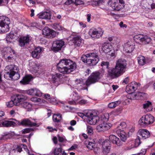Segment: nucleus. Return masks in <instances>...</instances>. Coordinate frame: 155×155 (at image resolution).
Listing matches in <instances>:
<instances>
[{
	"label": "nucleus",
	"mask_w": 155,
	"mask_h": 155,
	"mask_svg": "<svg viewBox=\"0 0 155 155\" xmlns=\"http://www.w3.org/2000/svg\"><path fill=\"white\" fill-rule=\"evenodd\" d=\"M15 36L13 33L10 32L8 34L6 38V40L8 43H11L13 39H15Z\"/></svg>",
	"instance_id": "473e14b6"
},
{
	"label": "nucleus",
	"mask_w": 155,
	"mask_h": 155,
	"mask_svg": "<svg viewBox=\"0 0 155 155\" xmlns=\"http://www.w3.org/2000/svg\"><path fill=\"white\" fill-rule=\"evenodd\" d=\"M110 142L116 144L118 146L122 145V142L116 136L114 135H111L109 137Z\"/></svg>",
	"instance_id": "b1692460"
},
{
	"label": "nucleus",
	"mask_w": 155,
	"mask_h": 155,
	"mask_svg": "<svg viewBox=\"0 0 155 155\" xmlns=\"http://www.w3.org/2000/svg\"><path fill=\"white\" fill-rule=\"evenodd\" d=\"M134 43L131 41H128L125 44L124 48L126 52L130 53L132 52L134 48Z\"/></svg>",
	"instance_id": "4be33fe9"
},
{
	"label": "nucleus",
	"mask_w": 155,
	"mask_h": 155,
	"mask_svg": "<svg viewBox=\"0 0 155 155\" xmlns=\"http://www.w3.org/2000/svg\"><path fill=\"white\" fill-rule=\"evenodd\" d=\"M1 124L3 127H8L13 126L15 125L16 123L12 121L3 120L1 122Z\"/></svg>",
	"instance_id": "c85d7f7f"
},
{
	"label": "nucleus",
	"mask_w": 155,
	"mask_h": 155,
	"mask_svg": "<svg viewBox=\"0 0 155 155\" xmlns=\"http://www.w3.org/2000/svg\"><path fill=\"white\" fill-rule=\"evenodd\" d=\"M109 64V63L108 62L102 61L101 65L102 67V68L107 69L108 68Z\"/></svg>",
	"instance_id": "09e8293b"
},
{
	"label": "nucleus",
	"mask_w": 155,
	"mask_h": 155,
	"mask_svg": "<svg viewBox=\"0 0 155 155\" xmlns=\"http://www.w3.org/2000/svg\"><path fill=\"white\" fill-rule=\"evenodd\" d=\"M85 144L86 145L87 148L90 150H91L93 149L95 146L94 143L87 141H85Z\"/></svg>",
	"instance_id": "ea45409f"
},
{
	"label": "nucleus",
	"mask_w": 155,
	"mask_h": 155,
	"mask_svg": "<svg viewBox=\"0 0 155 155\" xmlns=\"http://www.w3.org/2000/svg\"><path fill=\"white\" fill-rule=\"evenodd\" d=\"M121 102L120 101H118L115 102H112L109 104L108 107L110 108H113L120 104Z\"/></svg>",
	"instance_id": "4c0bfd02"
},
{
	"label": "nucleus",
	"mask_w": 155,
	"mask_h": 155,
	"mask_svg": "<svg viewBox=\"0 0 155 155\" xmlns=\"http://www.w3.org/2000/svg\"><path fill=\"white\" fill-rule=\"evenodd\" d=\"M91 37L95 39H97L101 37L104 31L100 28L91 29L90 30Z\"/></svg>",
	"instance_id": "4468645a"
},
{
	"label": "nucleus",
	"mask_w": 155,
	"mask_h": 155,
	"mask_svg": "<svg viewBox=\"0 0 155 155\" xmlns=\"http://www.w3.org/2000/svg\"><path fill=\"white\" fill-rule=\"evenodd\" d=\"M33 78L31 75H26L20 81V83L23 85L28 84L32 79Z\"/></svg>",
	"instance_id": "bb28decb"
},
{
	"label": "nucleus",
	"mask_w": 155,
	"mask_h": 155,
	"mask_svg": "<svg viewBox=\"0 0 155 155\" xmlns=\"http://www.w3.org/2000/svg\"><path fill=\"white\" fill-rule=\"evenodd\" d=\"M34 129H35L33 128H25L22 130V134H26L28 133L31 131H33L34 130Z\"/></svg>",
	"instance_id": "de8ad7c7"
},
{
	"label": "nucleus",
	"mask_w": 155,
	"mask_h": 155,
	"mask_svg": "<svg viewBox=\"0 0 155 155\" xmlns=\"http://www.w3.org/2000/svg\"><path fill=\"white\" fill-rule=\"evenodd\" d=\"M87 132L89 135H92L93 133L92 127L90 126H87Z\"/></svg>",
	"instance_id": "a18cd8bd"
},
{
	"label": "nucleus",
	"mask_w": 155,
	"mask_h": 155,
	"mask_svg": "<svg viewBox=\"0 0 155 155\" xmlns=\"http://www.w3.org/2000/svg\"><path fill=\"white\" fill-rule=\"evenodd\" d=\"M153 3V0H142L141 3V5L145 8H148L151 6Z\"/></svg>",
	"instance_id": "c756f323"
},
{
	"label": "nucleus",
	"mask_w": 155,
	"mask_h": 155,
	"mask_svg": "<svg viewBox=\"0 0 155 155\" xmlns=\"http://www.w3.org/2000/svg\"><path fill=\"white\" fill-rule=\"evenodd\" d=\"M151 105V103L149 101H147V102L143 104V107L144 109L147 108Z\"/></svg>",
	"instance_id": "052dcab7"
},
{
	"label": "nucleus",
	"mask_w": 155,
	"mask_h": 155,
	"mask_svg": "<svg viewBox=\"0 0 155 155\" xmlns=\"http://www.w3.org/2000/svg\"><path fill=\"white\" fill-rule=\"evenodd\" d=\"M90 56V53L87 54L85 55H83L81 57V59L84 62L87 64V61Z\"/></svg>",
	"instance_id": "79ce46f5"
},
{
	"label": "nucleus",
	"mask_w": 155,
	"mask_h": 155,
	"mask_svg": "<svg viewBox=\"0 0 155 155\" xmlns=\"http://www.w3.org/2000/svg\"><path fill=\"white\" fill-rule=\"evenodd\" d=\"M154 121V118L150 114H147L142 116L139 121V124L143 127L152 124Z\"/></svg>",
	"instance_id": "423d86ee"
},
{
	"label": "nucleus",
	"mask_w": 155,
	"mask_h": 155,
	"mask_svg": "<svg viewBox=\"0 0 155 155\" xmlns=\"http://www.w3.org/2000/svg\"><path fill=\"white\" fill-rule=\"evenodd\" d=\"M33 96H40L41 95V93L38 89L37 88H33Z\"/></svg>",
	"instance_id": "c03bdc74"
},
{
	"label": "nucleus",
	"mask_w": 155,
	"mask_h": 155,
	"mask_svg": "<svg viewBox=\"0 0 155 155\" xmlns=\"http://www.w3.org/2000/svg\"><path fill=\"white\" fill-rule=\"evenodd\" d=\"M58 141L60 142H65L67 141L66 139L64 137H61L59 135H58Z\"/></svg>",
	"instance_id": "680f3d73"
},
{
	"label": "nucleus",
	"mask_w": 155,
	"mask_h": 155,
	"mask_svg": "<svg viewBox=\"0 0 155 155\" xmlns=\"http://www.w3.org/2000/svg\"><path fill=\"white\" fill-rule=\"evenodd\" d=\"M17 69L18 67L14 65L11 64L6 66L4 70V78L7 80H12L15 71H17Z\"/></svg>",
	"instance_id": "20e7f679"
},
{
	"label": "nucleus",
	"mask_w": 155,
	"mask_h": 155,
	"mask_svg": "<svg viewBox=\"0 0 155 155\" xmlns=\"http://www.w3.org/2000/svg\"><path fill=\"white\" fill-rule=\"evenodd\" d=\"M30 119L29 118H24L21 120V121L16 120L15 119H12L16 121L17 124L18 125H21L22 126H25L30 127L36 126L38 127L39 125L36 122H32Z\"/></svg>",
	"instance_id": "0eeeda50"
},
{
	"label": "nucleus",
	"mask_w": 155,
	"mask_h": 155,
	"mask_svg": "<svg viewBox=\"0 0 155 155\" xmlns=\"http://www.w3.org/2000/svg\"><path fill=\"white\" fill-rule=\"evenodd\" d=\"M140 85V84L139 83H137L135 81L132 82L126 86V91L131 93L136 91Z\"/></svg>",
	"instance_id": "dca6fc26"
},
{
	"label": "nucleus",
	"mask_w": 155,
	"mask_h": 155,
	"mask_svg": "<svg viewBox=\"0 0 155 155\" xmlns=\"http://www.w3.org/2000/svg\"><path fill=\"white\" fill-rule=\"evenodd\" d=\"M73 98L74 101H77L80 99V97L78 95V94L75 93L73 95Z\"/></svg>",
	"instance_id": "4d7b16f0"
},
{
	"label": "nucleus",
	"mask_w": 155,
	"mask_h": 155,
	"mask_svg": "<svg viewBox=\"0 0 155 155\" xmlns=\"http://www.w3.org/2000/svg\"><path fill=\"white\" fill-rule=\"evenodd\" d=\"M126 127V123L125 122H122L120 124V126H118L117 128H118L119 129H121V128L123 129L125 128Z\"/></svg>",
	"instance_id": "13d9d810"
},
{
	"label": "nucleus",
	"mask_w": 155,
	"mask_h": 155,
	"mask_svg": "<svg viewBox=\"0 0 155 155\" xmlns=\"http://www.w3.org/2000/svg\"><path fill=\"white\" fill-rule=\"evenodd\" d=\"M37 16L40 18L50 20L51 19V14L50 12H45L38 14Z\"/></svg>",
	"instance_id": "a878e982"
},
{
	"label": "nucleus",
	"mask_w": 155,
	"mask_h": 155,
	"mask_svg": "<svg viewBox=\"0 0 155 155\" xmlns=\"http://www.w3.org/2000/svg\"><path fill=\"white\" fill-rule=\"evenodd\" d=\"M140 137H137L135 141V146L136 147H138L141 143V142L140 141Z\"/></svg>",
	"instance_id": "8fccbe9b"
},
{
	"label": "nucleus",
	"mask_w": 155,
	"mask_h": 155,
	"mask_svg": "<svg viewBox=\"0 0 155 155\" xmlns=\"http://www.w3.org/2000/svg\"><path fill=\"white\" fill-rule=\"evenodd\" d=\"M14 54V51L10 47H8L5 48L4 53L3 55H12Z\"/></svg>",
	"instance_id": "f704fd0d"
},
{
	"label": "nucleus",
	"mask_w": 155,
	"mask_h": 155,
	"mask_svg": "<svg viewBox=\"0 0 155 155\" xmlns=\"http://www.w3.org/2000/svg\"><path fill=\"white\" fill-rule=\"evenodd\" d=\"M87 103V101L86 100L84 99L81 100L78 102L79 104L81 105H83L86 104Z\"/></svg>",
	"instance_id": "338daca9"
},
{
	"label": "nucleus",
	"mask_w": 155,
	"mask_h": 155,
	"mask_svg": "<svg viewBox=\"0 0 155 155\" xmlns=\"http://www.w3.org/2000/svg\"><path fill=\"white\" fill-rule=\"evenodd\" d=\"M51 29L48 27H45L42 30V34L47 36H49Z\"/></svg>",
	"instance_id": "a19ab883"
},
{
	"label": "nucleus",
	"mask_w": 155,
	"mask_h": 155,
	"mask_svg": "<svg viewBox=\"0 0 155 155\" xmlns=\"http://www.w3.org/2000/svg\"><path fill=\"white\" fill-rule=\"evenodd\" d=\"M20 77V74L18 73L16 71H15V74L13 76V79L12 80H17Z\"/></svg>",
	"instance_id": "5fc2aeb1"
},
{
	"label": "nucleus",
	"mask_w": 155,
	"mask_h": 155,
	"mask_svg": "<svg viewBox=\"0 0 155 155\" xmlns=\"http://www.w3.org/2000/svg\"><path fill=\"white\" fill-rule=\"evenodd\" d=\"M3 57L5 59L6 61L10 62L12 60V58L13 56L12 55L11 56V55H3Z\"/></svg>",
	"instance_id": "603ef678"
},
{
	"label": "nucleus",
	"mask_w": 155,
	"mask_h": 155,
	"mask_svg": "<svg viewBox=\"0 0 155 155\" xmlns=\"http://www.w3.org/2000/svg\"><path fill=\"white\" fill-rule=\"evenodd\" d=\"M109 115L108 113H106L101 116V118H99V122H107L109 119Z\"/></svg>",
	"instance_id": "72a5a7b5"
},
{
	"label": "nucleus",
	"mask_w": 155,
	"mask_h": 155,
	"mask_svg": "<svg viewBox=\"0 0 155 155\" xmlns=\"http://www.w3.org/2000/svg\"><path fill=\"white\" fill-rule=\"evenodd\" d=\"M72 41L75 45L78 46L81 45V40L79 36L74 37L72 39Z\"/></svg>",
	"instance_id": "7c9ffc66"
},
{
	"label": "nucleus",
	"mask_w": 155,
	"mask_h": 155,
	"mask_svg": "<svg viewBox=\"0 0 155 155\" xmlns=\"http://www.w3.org/2000/svg\"><path fill=\"white\" fill-rule=\"evenodd\" d=\"M64 45V42L61 40H56L53 42L51 49L54 51H60Z\"/></svg>",
	"instance_id": "f8f14e48"
},
{
	"label": "nucleus",
	"mask_w": 155,
	"mask_h": 155,
	"mask_svg": "<svg viewBox=\"0 0 155 155\" xmlns=\"http://www.w3.org/2000/svg\"><path fill=\"white\" fill-rule=\"evenodd\" d=\"M73 2L74 4H75L76 5H78L81 4H84V2L80 0H73Z\"/></svg>",
	"instance_id": "6e6d98bb"
},
{
	"label": "nucleus",
	"mask_w": 155,
	"mask_h": 155,
	"mask_svg": "<svg viewBox=\"0 0 155 155\" xmlns=\"http://www.w3.org/2000/svg\"><path fill=\"white\" fill-rule=\"evenodd\" d=\"M76 84L78 86H82L84 85V83L82 80L77 79L75 81Z\"/></svg>",
	"instance_id": "3c124183"
},
{
	"label": "nucleus",
	"mask_w": 155,
	"mask_h": 155,
	"mask_svg": "<svg viewBox=\"0 0 155 155\" xmlns=\"http://www.w3.org/2000/svg\"><path fill=\"white\" fill-rule=\"evenodd\" d=\"M30 37L28 35L20 38L19 39V45L21 47H24L26 44L31 41Z\"/></svg>",
	"instance_id": "5701e85b"
},
{
	"label": "nucleus",
	"mask_w": 155,
	"mask_h": 155,
	"mask_svg": "<svg viewBox=\"0 0 155 155\" xmlns=\"http://www.w3.org/2000/svg\"><path fill=\"white\" fill-rule=\"evenodd\" d=\"M62 119L61 115L60 114H54L53 116V120L55 122L59 123L60 122Z\"/></svg>",
	"instance_id": "2f4dec72"
},
{
	"label": "nucleus",
	"mask_w": 155,
	"mask_h": 155,
	"mask_svg": "<svg viewBox=\"0 0 155 155\" xmlns=\"http://www.w3.org/2000/svg\"><path fill=\"white\" fill-rule=\"evenodd\" d=\"M27 99V97L24 95L17 94L14 96V99L15 105L16 106L18 105L21 104V102L25 101Z\"/></svg>",
	"instance_id": "f3484780"
},
{
	"label": "nucleus",
	"mask_w": 155,
	"mask_h": 155,
	"mask_svg": "<svg viewBox=\"0 0 155 155\" xmlns=\"http://www.w3.org/2000/svg\"><path fill=\"white\" fill-rule=\"evenodd\" d=\"M10 21L9 18L5 16L0 17V33L7 32L9 30V25Z\"/></svg>",
	"instance_id": "39448f33"
},
{
	"label": "nucleus",
	"mask_w": 155,
	"mask_h": 155,
	"mask_svg": "<svg viewBox=\"0 0 155 155\" xmlns=\"http://www.w3.org/2000/svg\"><path fill=\"white\" fill-rule=\"evenodd\" d=\"M85 115L87 117V122L90 124L95 125L97 122H99V117L94 110H86L85 112Z\"/></svg>",
	"instance_id": "7ed1b4c3"
},
{
	"label": "nucleus",
	"mask_w": 155,
	"mask_h": 155,
	"mask_svg": "<svg viewBox=\"0 0 155 155\" xmlns=\"http://www.w3.org/2000/svg\"><path fill=\"white\" fill-rule=\"evenodd\" d=\"M58 71L63 74H69L75 70L76 64L74 61L70 59L61 60L57 64Z\"/></svg>",
	"instance_id": "f257e3e1"
},
{
	"label": "nucleus",
	"mask_w": 155,
	"mask_h": 155,
	"mask_svg": "<svg viewBox=\"0 0 155 155\" xmlns=\"http://www.w3.org/2000/svg\"><path fill=\"white\" fill-rule=\"evenodd\" d=\"M116 39V38L114 37H110L108 38V40L109 41L111 42L112 43H114L115 42H114V40Z\"/></svg>",
	"instance_id": "0e129e2a"
},
{
	"label": "nucleus",
	"mask_w": 155,
	"mask_h": 155,
	"mask_svg": "<svg viewBox=\"0 0 155 155\" xmlns=\"http://www.w3.org/2000/svg\"><path fill=\"white\" fill-rule=\"evenodd\" d=\"M21 105L24 108L27 109L28 111H30L31 109L32 105L28 102H24L21 103Z\"/></svg>",
	"instance_id": "e433bc0d"
},
{
	"label": "nucleus",
	"mask_w": 155,
	"mask_h": 155,
	"mask_svg": "<svg viewBox=\"0 0 155 155\" xmlns=\"http://www.w3.org/2000/svg\"><path fill=\"white\" fill-rule=\"evenodd\" d=\"M102 145L103 153L107 154L110 151L111 148L110 141L108 140H106L102 142Z\"/></svg>",
	"instance_id": "a211bd4d"
},
{
	"label": "nucleus",
	"mask_w": 155,
	"mask_h": 155,
	"mask_svg": "<svg viewBox=\"0 0 155 155\" xmlns=\"http://www.w3.org/2000/svg\"><path fill=\"white\" fill-rule=\"evenodd\" d=\"M73 1V0H67L64 4L67 5H70L71 4L74 3Z\"/></svg>",
	"instance_id": "774afa93"
},
{
	"label": "nucleus",
	"mask_w": 155,
	"mask_h": 155,
	"mask_svg": "<svg viewBox=\"0 0 155 155\" xmlns=\"http://www.w3.org/2000/svg\"><path fill=\"white\" fill-rule=\"evenodd\" d=\"M115 131L119 137L121 141L125 142L127 138V135L123 130L116 128L115 129Z\"/></svg>",
	"instance_id": "6ab92c4d"
},
{
	"label": "nucleus",
	"mask_w": 155,
	"mask_h": 155,
	"mask_svg": "<svg viewBox=\"0 0 155 155\" xmlns=\"http://www.w3.org/2000/svg\"><path fill=\"white\" fill-rule=\"evenodd\" d=\"M134 38L136 41H140L145 44L149 43L151 41V38L149 37L142 35H135Z\"/></svg>",
	"instance_id": "9b49d317"
},
{
	"label": "nucleus",
	"mask_w": 155,
	"mask_h": 155,
	"mask_svg": "<svg viewBox=\"0 0 155 155\" xmlns=\"http://www.w3.org/2000/svg\"><path fill=\"white\" fill-rule=\"evenodd\" d=\"M42 51V48L40 47L36 48L31 53V55L34 58H38Z\"/></svg>",
	"instance_id": "cd10ccee"
},
{
	"label": "nucleus",
	"mask_w": 155,
	"mask_h": 155,
	"mask_svg": "<svg viewBox=\"0 0 155 155\" xmlns=\"http://www.w3.org/2000/svg\"><path fill=\"white\" fill-rule=\"evenodd\" d=\"M90 56L87 61V64L91 66L96 65L99 61V59L97 53H90Z\"/></svg>",
	"instance_id": "1a4fd4ad"
},
{
	"label": "nucleus",
	"mask_w": 155,
	"mask_h": 155,
	"mask_svg": "<svg viewBox=\"0 0 155 155\" xmlns=\"http://www.w3.org/2000/svg\"><path fill=\"white\" fill-rule=\"evenodd\" d=\"M137 59L138 63L140 65H144L146 62L145 58L142 55H140L137 58Z\"/></svg>",
	"instance_id": "58836bf2"
},
{
	"label": "nucleus",
	"mask_w": 155,
	"mask_h": 155,
	"mask_svg": "<svg viewBox=\"0 0 155 155\" xmlns=\"http://www.w3.org/2000/svg\"><path fill=\"white\" fill-rule=\"evenodd\" d=\"M137 135L138 137H141L143 139H145L150 137V133L147 130L140 129L138 131Z\"/></svg>",
	"instance_id": "412c9836"
},
{
	"label": "nucleus",
	"mask_w": 155,
	"mask_h": 155,
	"mask_svg": "<svg viewBox=\"0 0 155 155\" xmlns=\"http://www.w3.org/2000/svg\"><path fill=\"white\" fill-rule=\"evenodd\" d=\"M6 104L8 107H12L14 105H15V103L14 102V101L13 100L11 101H9L6 102Z\"/></svg>",
	"instance_id": "864d4df0"
},
{
	"label": "nucleus",
	"mask_w": 155,
	"mask_h": 155,
	"mask_svg": "<svg viewBox=\"0 0 155 155\" xmlns=\"http://www.w3.org/2000/svg\"><path fill=\"white\" fill-rule=\"evenodd\" d=\"M124 2L123 0H111L109 4L115 11H119L124 6Z\"/></svg>",
	"instance_id": "6e6552de"
},
{
	"label": "nucleus",
	"mask_w": 155,
	"mask_h": 155,
	"mask_svg": "<svg viewBox=\"0 0 155 155\" xmlns=\"http://www.w3.org/2000/svg\"><path fill=\"white\" fill-rule=\"evenodd\" d=\"M99 124L96 127L97 130L98 132L107 131L109 129L111 126V124L107 122H99Z\"/></svg>",
	"instance_id": "ddd939ff"
},
{
	"label": "nucleus",
	"mask_w": 155,
	"mask_h": 155,
	"mask_svg": "<svg viewBox=\"0 0 155 155\" xmlns=\"http://www.w3.org/2000/svg\"><path fill=\"white\" fill-rule=\"evenodd\" d=\"M126 66V61L125 60L119 59L117 61L115 67L121 74L125 71Z\"/></svg>",
	"instance_id": "9d476101"
},
{
	"label": "nucleus",
	"mask_w": 155,
	"mask_h": 155,
	"mask_svg": "<svg viewBox=\"0 0 155 155\" xmlns=\"http://www.w3.org/2000/svg\"><path fill=\"white\" fill-rule=\"evenodd\" d=\"M104 72L103 69L102 71H99L92 73L86 81V85L89 86L91 84L98 81L103 77Z\"/></svg>",
	"instance_id": "f03ea898"
},
{
	"label": "nucleus",
	"mask_w": 155,
	"mask_h": 155,
	"mask_svg": "<svg viewBox=\"0 0 155 155\" xmlns=\"http://www.w3.org/2000/svg\"><path fill=\"white\" fill-rule=\"evenodd\" d=\"M104 2V0H96L94 2L95 5H100Z\"/></svg>",
	"instance_id": "e2e57ef3"
},
{
	"label": "nucleus",
	"mask_w": 155,
	"mask_h": 155,
	"mask_svg": "<svg viewBox=\"0 0 155 155\" xmlns=\"http://www.w3.org/2000/svg\"><path fill=\"white\" fill-rule=\"evenodd\" d=\"M56 35V32L53 30H51V31L50 32V35L49 36L50 37L53 38L55 37Z\"/></svg>",
	"instance_id": "bf43d9fd"
},
{
	"label": "nucleus",
	"mask_w": 155,
	"mask_h": 155,
	"mask_svg": "<svg viewBox=\"0 0 155 155\" xmlns=\"http://www.w3.org/2000/svg\"><path fill=\"white\" fill-rule=\"evenodd\" d=\"M52 28L56 31H61L64 29V28L58 23H54L51 25Z\"/></svg>",
	"instance_id": "c9c22d12"
},
{
	"label": "nucleus",
	"mask_w": 155,
	"mask_h": 155,
	"mask_svg": "<svg viewBox=\"0 0 155 155\" xmlns=\"http://www.w3.org/2000/svg\"><path fill=\"white\" fill-rule=\"evenodd\" d=\"M107 71L108 75L112 78H117L121 75L120 73V72L118 71L116 67L115 68H111L109 69Z\"/></svg>",
	"instance_id": "aec40b11"
},
{
	"label": "nucleus",
	"mask_w": 155,
	"mask_h": 155,
	"mask_svg": "<svg viewBox=\"0 0 155 155\" xmlns=\"http://www.w3.org/2000/svg\"><path fill=\"white\" fill-rule=\"evenodd\" d=\"M62 150L61 147L59 148H56L53 151V153L54 155H59L61 153Z\"/></svg>",
	"instance_id": "37998d69"
},
{
	"label": "nucleus",
	"mask_w": 155,
	"mask_h": 155,
	"mask_svg": "<svg viewBox=\"0 0 155 155\" xmlns=\"http://www.w3.org/2000/svg\"><path fill=\"white\" fill-rule=\"evenodd\" d=\"M33 88L30 89L27 91V93L29 95L33 96Z\"/></svg>",
	"instance_id": "69168bd1"
},
{
	"label": "nucleus",
	"mask_w": 155,
	"mask_h": 155,
	"mask_svg": "<svg viewBox=\"0 0 155 155\" xmlns=\"http://www.w3.org/2000/svg\"><path fill=\"white\" fill-rule=\"evenodd\" d=\"M22 147L21 146V145L20 146L17 145V147L15 149H13L12 150V151H14V152H21L22 151Z\"/></svg>",
	"instance_id": "49530a36"
},
{
	"label": "nucleus",
	"mask_w": 155,
	"mask_h": 155,
	"mask_svg": "<svg viewBox=\"0 0 155 155\" xmlns=\"http://www.w3.org/2000/svg\"><path fill=\"white\" fill-rule=\"evenodd\" d=\"M102 49L104 53H108L112 51V46L109 43L105 42L102 45Z\"/></svg>",
	"instance_id": "393cba45"
},
{
	"label": "nucleus",
	"mask_w": 155,
	"mask_h": 155,
	"mask_svg": "<svg viewBox=\"0 0 155 155\" xmlns=\"http://www.w3.org/2000/svg\"><path fill=\"white\" fill-rule=\"evenodd\" d=\"M64 75L60 74H57L52 76V81L56 86H58L63 82Z\"/></svg>",
	"instance_id": "2eb2a0df"
}]
</instances>
